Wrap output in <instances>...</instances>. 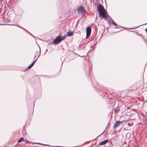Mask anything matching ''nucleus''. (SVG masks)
<instances>
[{
    "label": "nucleus",
    "mask_w": 147,
    "mask_h": 147,
    "mask_svg": "<svg viewBox=\"0 0 147 147\" xmlns=\"http://www.w3.org/2000/svg\"><path fill=\"white\" fill-rule=\"evenodd\" d=\"M97 10L98 11V14L100 17L106 19L107 17V12L102 5L100 4L97 6Z\"/></svg>",
    "instance_id": "1"
},
{
    "label": "nucleus",
    "mask_w": 147,
    "mask_h": 147,
    "mask_svg": "<svg viewBox=\"0 0 147 147\" xmlns=\"http://www.w3.org/2000/svg\"><path fill=\"white\" fill-rule=\"evenodd\" d=\"M61 35H59L55 38L53 41V44L56 45L57 44L61 42Z\"/></svg>",
    "instance_id": "2"
},
{
    "label": "nucleus",
    "mask_w": 147,
    "mask_h": 147,
    "mask_svg": "<svg viewBox=\"0 0 147 147\" xmlns=\"http://www.w3.org/2000/svg\"><path fill=\"white\" fill-rule=\"evenodd\" d=\"M77 11L78 13L79 14L84 13L85 12V10L83 6L79 7L77 9Z\"/></svg>",
    "instance_id": "3"
},
{
    "label": "nucleus",
    "mask_w": 147,
    "mask_h": 147,
    "mask_svg": "<svg viewBox=\"0 0 147 147\" xmlns=\"http://www.w3.org/2000/svg\"><path fill=\"white\" fill-rule=\"evenodd\" d=\"M91 28L90 27H88L86 28V38H88V37L91 33Z\"/></svg>",
    "instance_id": "4"
},
{
    "label": "nucleus",
    "mask_w": 147,
    "mask_h": 147,
    "mask_svg": "<svg viewBox=\"0 0 147 147\" xmlns=\"http://www.w3.org/2000/svg\"><path fill=\"white\" fill-rule=\"evenodd\" d=\"M121 123V121H116V122L115 123L113 126V128L115 129H116V127L119 126L120 124Z\"/></svg>",
    "instance_id": "5"
},
{
    "label": "nucleus",
    "mask_w": 147,
    "mask_h": 147,
    "mask_svg": "<svg viewBox=\"0 0 147 147\" xmlns=\"http://www.w3.org/2000/svg\"><path fill=\"white\" fill-rule=\"evenodd\" d=\"M107 142H108L107 140H105L101 142L99 144V145L100 146L103 145H104V144H106L107 143Z\"/></svg>",
    "instance_id": "6"
},
{
    "label": "nucleus",
    "mask_w": 147,
    "mask_h": 147,
    "mask_svg": "<svg viewBox=\"0 0 147 147\" xmlns=\"http://www.w3.org/2000/svg\"><path fill=\"white\" fill-rule=\"evenodd\" d=\"M36 60H35L33 63H32L31 64L28 66V69H30V68H31L32 66H33V65H34L35 62H36Z\"/></svg>",
    "instance_id": "7"
},
{
    "label": "nucleus",
    "mask_w": 147,
    "mask_h": 147,
    "mask_svg": "<svg viewBox=\"0 0 147 147\" xmlns=\"http://www.w3.org/2000/svg\"><path fill=\"white\" fill-rule=\"evenodd\" d=\"M67 35L69 36H72L73 35V32H69L67 33Z\"/></svg>",
    "instance_id": "8"
},
{
    "label": "nucleus",
    "mask_w": 147,
    "mask_h": 147,
    "mask_svg": "<svg viewBox=\"0 0 147 147\" xmlns=\"http://www.w3.org/2000/svg\"><path fill=\"white\" fill-rule=\"evenodd\" d=\"M24 140V138H20L19 140H18V142H22Z\"/></svg>",
    "instance_id": "9"
},
{
    "label": "nucleus",
    "mask_w": 147,
    "mask_h": 147,
    "mask_svg": "<svg viewBox=\"0 0 147 147\" xmlns=\"http://www.w3.org/2000/svg\"><path fill=\"white\" fill-rule=\"evenodd\" d=\"M66 36L65 35L63 36H61V39H62V41L65 39L66 38Z\"/></svg>",
    "instance_id": "10"
},
{
    "label": "nucleus",
    "mask_w": 147,
    "mask_h": 147,
    "mask_svg": "<svg viewBox=\"0 0 147 147\" xmlns=\"http://www.w3.org/2000/svg\"><path fill=\"white\" fill-rule=\"evenodd\" d=\"M114 110H115V113H117L119 111V109H118V108H115L114 109Z\"/></svg>",
    "instance_id": "11"
},
{
    "label": "nucleus",
    "mask_w": 147,
    "mask_h": 147,
    "mask_svg": "<svg viewBox=\"0 0 147 147\" xmlns=\"http://www.w3.org/2000/svg\"><path fill=\"white\" fill-rule=\"evenodd\" d=\"M112 24L115 26H117V24H116L115 23L113 20H112Z\"/></svg>",
    "instance_id": "12"
},
{
    "label": "nucleus",
    "mask_w": 147,
    "mask_h": 147,
    "mask_svg": "<svg viewBox=\"0 0 147 147\" xmlns=\"http://www.w3.org/2000/svg\"><path fill=\"white\" fill-rule=\"evenodd\" d=\"M25 142H26V143H29V142L28 141V140H27V141H25Z\"/></svg>",
    "instance_id": "13"
},
{
    "label": "nucleus",
    "mask_w": 147,
    "mask_h": 147,
    "mask_svg": "<svg viewBox=\"0 0 147 147\" xmlns=\"http://www.w3.org/2000/svg\"><path fill=\"white\" fill-rule=\"evenodd\" d=\"M146 32L147 33V28L146 29Z\"/></svg>",
    "instance_id": "14"
},
{
    "label": "nucleus",
    "mask_w": 147,
    "mask_h": 147,
    "mask_svg": "<svg viewBox=\"0 0 147 147\" xmlns=\"http://www.w3.org/2000/svg\"><path fill=\"white\" fill-rule=\"evenodd\" d=\"M145 102H147V99L145 101Z\"/></svg>",
    "instance_id": "15"
},
{
    "label": "nucleus",
    "mask_w": 147,
    "mask_h": 147,
    "mask_svg": "<svg viewBox=\"0 0 147 147\" xmlns=\"http://www.w3.org/2000/svg\"><path fill=\"white\" fill-rule=\"evenodd\" d=\"M37 59H38V58H37V59H36V60Z\"/></svg>",
    "instance_id": "16"
},
{
    "label": "nucleus",
    "mask_w": 147,
    "mask_h": 147,
    "mask_svg": "<svg viewBox=\"0 0 147 147\" xmlns=\"http://www.w3.org/2000/svg\"><path fill=\"white\" fill-rule=\"evenodd\" d=\"M37 59H38V58H37V59H36V60Z\"/></svg>",
    "instance_id": "17"
}]
</instances>
